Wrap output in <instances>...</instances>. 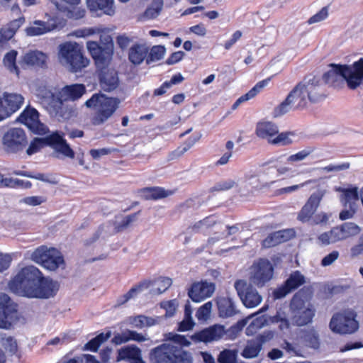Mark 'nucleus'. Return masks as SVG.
Wrapping results in <instances>:
<instances>
[{
	"label": "nucleus",
	"instance_id": "f257e3e1",
	"mask_svg": "<svg viewBox=\"0 0 363 363\" xmlns=\"http://www.w3.org/2000/svg\"><path fill=\"white\" fill-rule=\"evenodd\" d=\"M320 77L299 82L288 94L286 99L274 108L275 116H281L289 111H303L308 103L315 104L325 98Z\"/></svg>",
	"mask_w": 363,
	"mask_h": 363
},
{
	"label": "nucleus",
	"instance_id": "f03ea898",
	"mask_svg": "<svg viewBox=\"0 0 363 363\" xmlns=\"http://www.w3.org/2000/svg\"><path fill=\"white\" fill-rule=\"evenodd\" d=\"M104 45L96 41H88L87 50L97 67V74L101 88L105 91H111L117 88L119 84L118 72L108 66L113 54V42L112 38L105 37Z\"/></svg>",
	"mask_w": 363,
	"mask_h": 363
},
{
	"label": "nucleus",
	"instance_id": "7ed1b4c3",
	"mask_svg": "<svg viewBox=\"0 0 363 363\" xmlns=\"http://www.w3.org/2000/svg\"><path fill=\"white\" fill-rule=\"evenodd\" d=\"M330 69L323 75L326 84L335 85L340 77L350 89H357L363 81V58L354 62L352 67L347 65L330 64Z\"/></svg>",
	"mask_w": 363,
	"mask_h": 363
},
{
	"label": "nucleus",
	"instance_id": "20e7f679",
	"mask_svg": "<svg viewBox=\"0 0 363 363\" xmlns=\"http://www.w3.org/2000/svg\"><path fill=\"white\" fill-rule=\"evenodd\" d=\"M151 363H193L192 354L181 346L162 343L152 348L149 354Z\"/></svg>",
	"mask_w": 363,
	"mask_h": 363
},
{
	"label": "nucleus",
	"instance_id": "39448f33",
	"mask_svg": "<svg viewBox=\"0 0 363 363\" xmlns=\"http://www.w3.org/2000/svg\"><path fill=\"white\" fill-rule=\"evenodd\" d=\"M41 271L34 266L22 268L8 284L10 291L17 295L30 297L39 282Z\"/></svg>",
	"mask_w": 363,
	"mask_h": 363
},
{
	"label": "nucleus",
	"instance_id": "423d86ee",
	"mask_svg": "<svg viewBox=\"0 0 363 363\" xmlns=\"http://www.w3.org/2000/svg\"><path fill=\"white\" fill-rule=\"evenodd\" d=\"M121 101L116 97H109L103 94H94L89 99L85 105L88 108H93L95 113L91 122L94 125L104 124L118 109Z\"/></svg>",
	"mask_w": 363,
	"mask_h": 363
},
{
	"label": "nucleus",
	"instance_id": "0eeeda50",
	"mask_svg": "<svg viewBox=\"0 0 363 363\" xmlns=\"http://www.w3.org/2000/svg\"><path fill=\"white\" fill-rule=\"evenodd\" d=\"M58 59L74 73L82 71L89 64V60L84 55L83 46L72 41L59 45Z\"/></svg>",
	"mask_w": 363,
	"mask_h": 363
},
{
	"label": "nucleus",
	"instance_id": "6e6552de",
	"mask_svg": "<svg viewBox=\"0 0 363 363\" xmlns=\"http://www.w3.org/2000/svg\"><path fill=\"white\" fill-rule=\"evenodd\" d=\"M30 259L45 269L56 272L66 267L65 257L60 250L53 247L40 245L35 248L30 255Z\"/></svg>",
	"mask_w": 363,
	"mask_h": 363
},
{
	"label": "nucleus",
	"instance_id": "1a4fd4ad",
	"mask_svg": "<svg viewBox=\"0 0 363 363\" xmlns=\"http://www.w3.org/2000/svg\"><path fill=\"white\" fill-rule=\"evenodd\" d=\"M64 134L54 132L44 138H35L26 150L28 155H32L40 150L43 145H47L63 156L73 159L75 156L74 150L71 148L67 140L63 138Z\"/></svg>",
	"mask_w": 363,
	"mask_h": 363
},
{
	"label": "nucleus",
	"instance_id": "9d476101",
	"mask_svg": "<svg viewBox=\"0 0 363 363\" xmlns=\"http://www.w3.org/2000/svg\"><path fill=\"white\" fill-rule=\"evenodd\" d=\"M298 291L290 301L291 320L296 326H304L311 323L315 316V309L312 303L306 301Z\"/></svg>",
	"mask_w": 363,
	"mask_h": 363
},
{
	"label": "nucleus",
	"instance_id": "9b49d317",
	"mask_svg": "<svg viewBox=\"0 0 363 363\" xmlns=\"http://www.w3.org/2000/svg\"><path fill=\"white\" fill-rule=\"evenodd\" d=\"M356 313L352 310H345L334 314L330 320L329 326L335 333L346 335L356 332L359 323L356 320Z\"/></svg>",
	"mask_w": 363,
	"mask_h": 363
},
{
	"label": "nucleus",
	"instance_id": "f8f14e48",
	"mask_svg": "<svg viewBox=\"0 0 363 363\" xmlns=\"http://www.w3.org/2000/svg\"><path fill=\"white\" fill-rule=\"evenodd\" d=\"M28 144L25 131L20 128L9 129L2 137V146L7 154L23 152Z\"/></svg>",
	"mask_w": 363,
	"mask_h": 363
},
{
	"label": "nucleus",
	"instance_id": "ddd939ff",
	"mask_svg": "<svg viewBox=\"0 0 363 363\" xmlns=\"http://www.w3.org/2000/svg\"><path fill=\"white\" fill-rule=\"evenodd\" d=\"M274 267L267 258H259L251 267L250 279L258 287L264 286L273 277Z\"/></svg>",
	"mask_w": 363,
	"mask_h": 363
},
{
	"label": "nucleus",
	"instance_id": "4468645a",
	"mask_svg": "<svg viewBox=\"0 0 363 363\" xmlns=\"http://www.w3.org/2000/svg\"><path fill=\"white\" fill-rule=\"evenodd\" d=\"M235 288L243 305L247 308H255L262 301V296L257 289L242 279L235 282Z\"/></svg>",
	"mask_w": 363,
	"mask_h": 363
},
{
	"label": "nucleus",
	"instance_id": "2eb2a0df",
	"mask_svg": "<svg viewBox=\"0 0 363 363\" xmlns=\"http://www.w3.org/2000/svg\"><path fill=\"white\" fill-rule=\"evenodd\" d=\"M24 102L22 95L4 92L0 97V121L18 111Z\"/></svg>",
	"mask_w": 363,
	"mask_h": 363
},
{
	"label": "nucleus",
	"instance_id": "dca6fc26",
	"mask_svg": "<svg viewBox=\"0 0 363 363\" xmlns=\"http://www.w3.org/2000/svg\"><path fill=\"white\" fill-rule=\"evenodd\" d=\"M305 282V277L299 271H294L290 274L283 284L274 289L273 296L276 299L282 298L299 288Z\"/></svg>",
	"mask_w": 363,
	"mask_h": 363
},
{
	"label": "nucleus",
	"instance_id": "f3484780",
	"mask_svg": "<svg viewBox=\"0 0 363 363\" xmlns=\"http://www.w3.org/2000/svg\"><path fill=\"white\" fill-rule=\"evenodd\" d=\"M326 191L324 189H318L313 193L298 212L297 219L302 223L308 222L316 211Z\"/></svg>",
	"mask_w": 363,
	"mask_h": 363
},
{
	"label": "nucleus",
	"instance_id": "a211bd4d",
	"mask_svg": "<svg viewBox=\"0 0 363 363\" xmlns=\"http://www.w3.org/2000/svg\"><path fill=\"white\" fill-rule=\"evenodd\" d=\"M61 26V21L58 16H48L46 21L35 20L26 28V33L28 36H38L49 33Z\"/></svg>",
	"mask_w": 363,
	"mask_h": 363
},
{
	"label": "nucleus",
	"instance_id": "6ab92c4d",
	"mask_svg": "<svg viewBox=\"0 0 363 363\" xmlns=\"http://www.w3.org/2000/svg\"><path fill=\"white\" fill-rule=\"evenodd\" d=\"M59 289L60 284L57 281L44 277L41 272L39 282L35 284L31 298H49L55 296Z\"/></svg>",
	"mask_w": 363,
	"mask_h": 363
},
{
	"label": "nucleus",
	"instance_id": "aec40b11",
	"mask_svg": "<svg viewBox=\"0 0 363 363\" xmlns=\"http://www.w3.org/2000/svg\"><path fill=\"white\" fill-rule=\"evenodd\" d=\"M17 313L10 297L4 294H0V328H9Z\"/></svg>",
	"mask_w": 363,
	"mask_h": 363
},
{
	"label": "nucleus",
	"instance_id": "412c9836",
	"mask_svg": "<svg viewBox=\"0 0 363 363\" xmlns=\"http://www.w3.org/2000/svg\"><path fill=\"white\" fill-rule=\"evenodd\" d=\"M215 291V284L206 281L194 282L188 291L189 298L194 302H201L211 297Z\"/></svg>",
	"mask_w": 363,
	"mask_h": 363
},
{
	"label": "nucleus",
	"instance_id": "4be33fe9",
	"mask_svg": "<svg viewBox=\"0 0 363 363\" xmlns=\"http://www.w3.org/2000/svg\"><path fill=\"white\" fill-rule=\"evenodd\" d=\"M48 56L39 50H30L26 52L20 61V65L23 69L27 67H36L45 68L47 67Z\"/></svg>",
	"mask_w": 363,
	"mask_h": 363
},
{
	"label": "nucleus",
	"instance_id": "5701e85b",
	"mask_svg": "<svg viewBox=\"0 0 363 363\" xmlns=\"http://www.w3.org/2000/svg\"><path fill=\"white\" fill-rule=\"evenodd\" d=\"M117 361L126 360L130 363H145L142 357L141 350L135 345L121 347L117 352Z\"/></svg>",
	"mask_w": 363,
	"mask_h": 363
},
{
	"label": "nucleus",
	"instance_id": "b1692460",
	"mask_svg": "<svg viewBox=\"0 0 363 363\" xmlns=\"http://www.w3.org/2000/svg\"><path fill=\"white\" fill-rule=\"evenodd\" d=\"M267 341V337L264 335H258L255 339L248 340L241 352V356L245 359L257 357L262 349L263 344Z\"/></svg>",
	"mask_w": 363,
	"mask_h": 363
},
{
	"label": "nucleus",
	"instance_id": "393cba45",
	"mask_svg": "<svg viewBox=\"0 0 363 363\" xmlns=\"http://www.w3.org/2000/svg\"><path fill=\"white\" fill-rule=\"evenodd\" d=\"M18 121L26 125L33 132H38V126L40 125V122L39 113L35 108L26 107L19 115Z\"/></svg>",
	"mask_w": 363,
	"mask_h": 363
},
{
	"label": "nucleus",
	"instance_id": "a878e982",
	"mask_svg": "<svg viewBox=\"0 0 363 363\" xmlns=\"http://www.w3.org/2000/svg\"><path fill=\"white\" fill-rule=\"evenodd\" d=\"M223 332V326L215 325L196 333L193 338L198 342H209L221 338Z\"/></svg>",
	"mask_w": 363,
	"mask_h": 363
},
{
	"label": "nucleus",
	"instance_id": "bb28decb",
	"mask_svg": "<svg viewBox=\"0 0 363 363\" xmlns=\"http://www.w3.org/2000/svg\"><path fill=\"white\" fill-rule=\"evenodd\" d=\"M26 19L23 16L12 20L6 25L0 28V43H5L10 40L25 23Z\"/></svg>",
	"mask_w": 363,
	"mask_h": 363
},
{
	"label": "nucleus",
	"instance_id": "cd10ccee",
	"mask_svg": "<svg viewBox=\"0 0 363 363\" xmlns=\"http://www.w3.org/2000/svg\"><path fill=\"white\" fill-rule=\"evenodd\" d=\"M140 196L144 200H159L164 199L172 194L174 191L171 190H165L161 186L144 187L138 191Z\"/></svg>",
	"mask_w": 363,
	"mask_h": 363
},
{
	"label": "nucleus",
	"instance_id": "c85d7f7f",
	"mask_svg": "<svg viewBox=\"0 0 363 363\" xmlns=\"http://www.w3.org/2000/svg\"><path fill=\"white\" fill-rule=\"evenodd\" d=\"M217 306L219 316L229 318L238 313L233 299L228 296H220L217 298Z\"/></svg>",
	"mask_w": 363,
	"mask_h": 363
},
{
	"label": "nucleus",
	"instance_id": "c756f323",
	"mask_svg": "<svg viewBox=\"0 0 363 363\" xmlns=\"http://www.w3.org/2000/svg\"><path fill=\"white\" fill-rule=\"evenodd\" d=\"M60 91L65 101H75L83 96L86 88L84 84H74L64 86Z\"/></svg>",
	"mask_w": 363,
	"mask_h": 363
},
{
	"label": "nucleus",
	"instance_id": "7c9ffc66",
	"mask_svg": "<svg viewBox=\"0 0 363 363\" xmlns=\"http://www.w3.org/2000/svg\"><path fill=\"white\" fill-rule=\"evenodd\" d=\"M87 6L91 11H101V13L113 16L115 13L113 0H86Z\"/></svg>",
	"mask_w": 363,
	"mask_h": 363
},
{
	"label": "nucleus",
	"instance_id": "2f4dec72",
	"mask_svg": "<svg viewBox=\"0 0 363 363\" xmlns=\"http://www.w3.org/2000/svg\"><path fill=\"white\" fill-rule=\"evenodd\" d=\"M65 101L60 91L57 94L51 93L50 96L45 99L46 108L50 114L55 116L62 112Z\"/></svg>",
	"mask_w": 363,
	"mask_h": 363
},
{
	"label": "nucleus",
	"instance_id": "473e14b6",
	"mask_svg": "<svg viewBox=\"0 0 363 363\" xmlns=\"http://www.w3.org/2000/svg\"><path fill=\"white\" fill-rule=\"evenodd\" d=\"M149 52V48L145 44L136 43L129 50V60L134 65L141 64Z\"/></svg>",
	"mask_w": 363,
	"mask_h": 363
},
{
	"label": "nucleus",
	"instance_id": "72a5a7b5",
	"mask_svg": "<svg viewBox=\"0 0 363 363\" xmlns=\"http://www.w3.org/2000/svg\"><path fill=\"white\" fill-rule=\"evenodd\" d=\"M278 127L272 122H260L256 126V135L261 138L272 140V138L278 134Z\"/></svg>",
	"mask_w": 363,
	"mask_h": 363
},
{
	"label": "nucleus",
	"instance_id": "f704fd0d",
	"mask_svg": "<svg viewBox=\"0 0 363 363\" xmlns=\"http://www.w3.org/2000/svg\"><path fill=\"white\" fill-rule=\"evenodd\" d=\"M271 79L272 77L257 82L247 93L241 96L236 100L233 105V108H236L240 104L254 98L264 86L268 84Z\"/></svg>",
	"mask_w": 363,
	"mask_h": 363
},
{
	"label": "nucleus",
	"instance_id": "c9c22d12",
	"mask_svg": "<svg viewBox=\"0 0 363 363\" xmlns=\"http://www.w3.org/2000/svg\"><path fill=\"white\" fill-rule=\"evenodd\" d=\"M339 241L357 235L360 232V228L354 223H345L335 227Z\"/></svg>",
	"mask_w": 363,
	"mask_h": 363
},
{
	"label": "nucleus",
	"instance_id": "e433bc0d",
	"mask_svg": "<svg viewBox=\"0 0 363 363\" xmlns=\"http://www.w3.org/2000/svg\"><path fill=\"white\" fill-rule=\"evenodd\" d=\"M152 282L151 280H142L138 284L133 286L127 293L122 296L121 303L122 304L125 303L130 299L136 297L138 294L141 293L145 289H148L152 285Z\"/></svg>",
	"mask_w": 363,
	"mask_h": 363
},
{
	"label": "nucleus",
	"instance_id": "4c0bfd02",
	"mask_svg": "<svg viewBox=\"0 0 363 363\" xmlns=\"http://www.w3.org/2000/svg\"><path fill=\"white\" fill-rule=\"evenodd\" d=\"M17 56L18 52L16 50H10L4 55L3 64L11 73L16 74L18 77L20 69L16 64Z\"/></svg>",
	"mask_w": 363,
	"mask_h": 363
},
{
	"label": "nucleus",
	"instance_id": "58836bf2",
	"mask_svg": "<svg viewBox=\"0 0 363 363\" xmlns=\"http://www.w3.org/2000/svg\"><path fill=\"white\" fill-rule=\"evenodd\" d=\"M111 335V332L110 330L106 333H101L85 344L84 350L94 352H97L100 346L107 341Z\"/></svg>",
	"mask_w": 363,
	"mask_h": 363
},
{
	"label": "nucleus",
	"instance_id": "ea45409f",
	"mask_svg": "<svg viewBox=\"0 0 363 363\" xmlns=\"http://www.w3.org/2000/svg\"><path fill=\"white\" fill-rule=\"evenodd\" d=\"M13 174L18 175V176H22L28 177L30 179H35L37 180H40L44 182H47L52 184H57V181L55 179V178H52V174L46 175L43 173H37L33 174L31 172L28 171H21V170H15L13 172Z\"/></svg>",
	"mask_w": 363,
	"mask_h": 363
},
{
	"label": "nucleus",
	"instance_id": "a19ab883",
	"mask_svg": "<svg viewBox=\"0 0 363 363\" xmlns=\"http://www.w3.org/2000/svg\"><path fill=\"white\" fill-rule=\"evenodd\" d=\"M342 192V202L345 208L347 207V204H353L359 200L358 188L356 186L348 189H340Z\"/></svg>",
	"mask_w": 363,
	"mask_h": 363
},
{
	"label": "nucleus",
	"instance_id": "79ce46f5",
	"mask_svg": "<svg viewBox=\"0 0 363 363\" xmlns=\"http://www.w3.org/2000/svg\"><path fill=\"white\" fill-rule=\"evenodd\" d=\"M199 140V137H190L182 145L179 146L176 150L170 152L169 157L170 160H175L186 152H187L194 144Z\"/></svg>",
	"mask_w": 363,
	"mask_h": 363
},
{
	"label": "nucleus",
	"instance_id": "37998d69",
	"mask_svg": "<svg viewBox=\"0 0 363 363\" xmlns=\"http://www.w3.org/2000/svg\"><path fill=\"white\" fill-rule=\"evenodd\" d=\"M285 241L284 235L281 231H277L270 233L262 242V246L264 248H270L275 247Z\"/></svg>",
	"mask_w": 363,
	"mask_h": 363
},
{
	"label": "nucleus",
	"instance_id": "c03bdc74",
	"mask_svg": "<svg viewBox=\"0 0 363 363\" xmlns=\"http://www.w3.org/2000/svg\"><path fill=\"white\" fill-rule=\"evenodd\" d=\"M166 52V48L164 45H154L150 49L147 55L146 62L150 64L153 62H157L163 58Z\"/></svg>",
	"mask_w": 363,
	"mask_h": 363
},
{
	"label": "nucleus",
	"instance_id": "a18cd8bd",
	"mask_svg": "<svg viewBox=\"0 0 363 363\" xmlns=\"http://www.w3.org/2000/svg\"><path fill=\"white\" fill-rule=\"evenodd\" d=\"M140 212L141 211L140 210L136 213L128 215L125 216L120 223H116L114 224L115 232L120 233L127 229L130 224L136 220L138 215H139Z\"/></svg>",
	"mask_w": 363,
	"mask_h": 363
},
{
	"label": "nucleus",
	"instance_id": "49530a36",
	"mask_svg": "<svg viewBox=\"0 0 363 363\" xmlns=\"http://www.w3.org/2000/svg\"><path fill=\"white\" fill-rule=\"evenodd\" d=\"M318 238V240L324 245H328L339 241V237L335 227L333 228L328 232L321 233Z\"/></svg>",
	"mask_w": 363,
	"mask_h": 363
},
{
	"label": "nucleus",
	"instance_id": "de8ad7c7",
	"mask_svg": "<svg viewBox=\"0 0 363 363\" xmlns=\"http://www.w3.org/2000/svg\"><path fill=\"white\" fill-rule=\"evenodd\" d=\"M32 183L30 181H24L19 179L5 178L4 187L16 189L18 187L23 189H30Z\"/></svg>",
	"mask_w": 363,
	"mask_h": 363
},
{
	"label": "nucleus",
	"instance_id": "09e8293b",
	"mask_svg": "<svg viewBox=\"0 0 363 363\" xmlns=\"http://www.w3.org/2000/svg\"><path fill=\"white\" fill-rule=\"evenodd\" d=\"M162 0H154L151 6L145 10L144 13L145 16L150 19L156 18L162 11Z\"/></svg>",
	"mask_w": 363,
	"mask_h": 363
},
{
	"label": "nucleus",
	"instance_id": "8fccbe9b",
	"mask_svg": "<svg viewBox=\"0 0 363 363\" xmlns=\"http://www.w3.org/2000/svg\"><path fill=\"white\" fill-rule=\"evenodd\" d=\"M212 306V302L208 301L199 307L196 313L197 319L199 320H206L211 315Z\"/></svg>",
	"mask_w": 363,
	"mask_h": 363
},
{
	"label": "nucleus",
	"instance_id": "3c124183",
	"mask_svg": "<svg viewBox=\"0 0 363 363\" xmlns=\"http://www.w3.org/2000/svg\"><path fill=\"white\" fill-rule=\"evenodd\" d=\"M152 284H157L158 286L156 288V290L158 294H162L167 290L172 284V279L165 277H160L158 279L152 281Z\"/></svg>",
	"mask_w": 363,
	"mask_h": 363
},
{
	"label": "nucleus",
	"instance_id": "603ef678",
	"mask_svg": "<svg viewBox=\"0 0 363 363\" xmlns=\"http://www.w3.org/2000/svg\"><path fill=\"white\" fill-rule=\"evenodd\" d=\"M294 133L291 132H283L278 134L272 140H269V143L274 145H287L292 143L291 139H290L289 136L293 135Z\"/></svg>",
	"mask_w": 363,
	"mask_h": 363
},
{
	"label": "nucleus",
	"instance_id": "864d4df0",
	"mask_svg": "<svg viewBox=\"0 0 363 363\" xmlns=\"http://www.w3.org/2000/svg\"><path fill=\"white\" fill-rule=\"evenodd\" d=\"M235 185V182L232 179L225 181H220L216 183L213 187L211 188L210 191H223L232 189Z\"/></svg>",
	"mask_w": 363,
	"mask_h": 363
},
{
	"label": "nucleus",
	"instance_id": "5fc2aeb1",
	"mask_svg": "<svg viewBox=\"0 0 363 363\" xmlns=\"http://www.w3.org/2000/svg\"><path fill=\"white\" fill-rule=\"evenodd\" d=\"M328 16V6L323 7L318 13L312 16L307 21L308 24H313L320 22Z\"/></svg>",
	"mask_w": 363,
	"mask_h": 363
},
{
	"label": "nucleus",
	"instance_id": "6e6d98bb",
	"mask_svg": "<svg viewBox=\"0 0 363 363\" xmlns=\"http://www.w3.org/2000/svg\"><path fill=\"white\" fill-rule=\"evenodd\" d=\"M307 346L318 349L320 346L318 335L314 332H308L304 336Z\"/></svg>",
	"mask_w": 363,
	"mask_h": 363
},
{
	"label": "nucleus",
	"instance_id": "4d7b16f0",
	"mask_svg": "<svg viewBox=\"0 0 363 363\" xmlns=\"http://www.w3.org/2000/svg\"><path fill=\"white\" fill-rule=\"evenodd\" d=\"M313 148L305 149L298 152L296 154L290 155L287 161L289 162H294L297 161H301L306 159L311 153L313 152Z\"/></svg>",
	"mask_w": 363,
	"mask_h": 363
},
{
	"label": "nucleus",
	"instance_id": "13d9d810",
	"mask_svg": "<svg viewBox=\"0 0 363 363\" xmlns=\"http://www.w3.org/2000/svg\"><path fill=\"white\" fill-rule=\"evenodd\" d=\"M47 199L40 196H27L23 199L22 202L31 206H39L46 202Z\"/></svg>",
	"mask_w": 363,
	"mask_h": 363
},
{
	"label": "nucleus",
	"instance_id": "bf43d9fd",
	"mask_svg": "<svg viewBox=\"0 0 363 363\" xmlns=\"http://www.w3.org/2000/svg\"><path fill=\"white\" fill-rule=\"evenodd\" d=\"M271 320L274 323H279V328L281 330H287L289 328V320L286 317H281L279 312L271 318Z\"/></svg>",
	"mask_w": 363,
	"mask_h": 363
},
{
	"label": "nucleus",
	"instance_id": "052dcab7",
	"mask_svg": "<svg viewBox=\"0 0 363 363\" xmlns=\"http://www.w3.org/2000/svg\"><path fill=\"white\" fill-rule=\"evenodd\" d=\"M11 262L12 257L9 254L0 252V273L7 270Z\"/></svg>",
	"mask_w": 363,
	"mask_h": 363
},
{
	"label": "nucleus",
	"instance_id": "680f3d73",
	"mask_svg": "<svg viewBox=\"0 0 363 363\" xmlns=\"http://www.w3.org/2000/svg\"><path fill=\"white\" fill-rule=\"evenodd\" d=\"M355 211V206L353 204H347V207L340 213L339 218L342 220L351 218L354 215Z\"/></svg>",
	"mask_w": 363,
	"mask_h": 363
},
{
	"label": "nucleus",
	"instance_id": "e2e57ef3",
	"mask_svg": "<svg viewBox=\"0 0 363 363\" xmlns=\"http://www.w3.org/2000/svg\"><path fill=\"white\" fill-rule=\"evenodd\" d=\"M128 342V337L126 333V329L123 330L121 333L114 334V336L111 340V342L115 345H120Z\"/></svg>",
	"mask_w": 363,
	"mask_h": 363
},
{
	"label": "nucleus",
	"instance_id": "0e129e2a",
	"mask_svg": "<svg viewBox=\"0 0 363 363\" xmlns=\"http://www.w3.org/2000/svg\"><path fill=\"white\" fill-rule=\"evenodd\" d=\"M126 333L128 335V342L135 341L138 342H143L147 340V337H145V335H143L142 333H139L135 330L126 329Z\"/></svg>",
	"mask_w": 363,
	"mask_h": 363
},
{
	"label": "nucleus",
	"instance_id": "69168bd1",
	"mask_svg": "<svg viewBox=\"0 0 363 363\" xmlns=\"http://www.w3.org/2000/svg\"><path fill=\"white\" fill-rule=\"evenodd\" d=\"M339 252L337 250L331 252L322 259L321 265L327 267L332 264L339 257Z\"/></svg>",
	"mask_w": 363,
	"mask_h": 363
},
{
	"label": "nucleus",
	"instance_id": "338daca9",
	"mask_svg": "<svg viewBox=\"0 0 363 363\" xmlns=\"http://www.w3.org/2000/svg\"><path fill=\"white\" fill-rule=\"evenodd\" d=\"M184 52L183 51H177L172 52L170 56L166 60L165 63L171 65L179 62L183 59Z\"/></svg>",
	"mask_w": 363,
	"mask_h": 363
},
{
	"label": "nucleus",
	"instance_id": "774afa93",
	"mask_svg": "<svg viewBox=\"0 0 363 363\" xmlns=\"http://www.w3.org/2000/svg\"><path fill=\"white\" fill-rule=\"evenodd\" d=\"M242 32L240 30H236L231 36V38L226 40L223 44V47L225 50H230L232 46L239 40L242 37Z\"/></svg>",
	"mask_w": 363,
	"mask_h": 363
}]
</instances>
